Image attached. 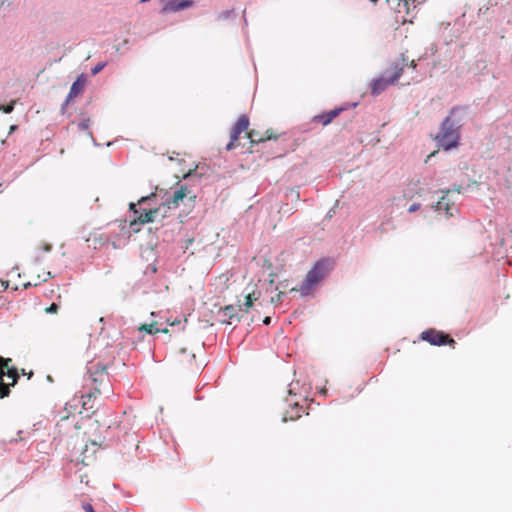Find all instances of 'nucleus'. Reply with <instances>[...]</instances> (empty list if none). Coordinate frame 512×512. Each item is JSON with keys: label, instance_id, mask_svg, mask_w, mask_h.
Segmentation results:
<instances>
[{"label": "nucleus", "instance_id": "obj_3", "mask_svg": "<svg viewBox=\"0 0 512 512\" xmlns=\"http://www.w3.org/2000/svg\"><path fill=\"white\" fill-rule=\"evenodd\" d=\"M404 64H395L389 68H387L381 77L373 80L371 84V93L373 95H379L382 93L389 85H392L398 81L400 76L404 71Z\"/></svg>", "mask_w": 512, "mask_h": 512}, {"label": "nucleus", "instance_id": "obj_9", "mask_svg": "<svg viewBox=\"0 0 512 512\" xmlns=\"http://www.w3.org/2000/svg\"><path fill=\"white\" fill-rule=\"evenodd\" d=\"M161 210V207H157L150 210H144V212L140 213L138 217H136L130 222V227L134 232H138L139 228H136L137 225H144L147 223L154 222L157 215L161 212Z\"/></svg>", "mask_w": 512, "mask_h": 512}, {"label": "nucleus", "instance_id": "obj_29", "mask_svg": "<svg viewBox=\"0 0 512 512\" xmlns=\"http://www.w3.org/2000/svg\"><path fill=\"white\" fill-rule=\"evenodd\" d=\"M153 196H154V194H151L150 196L142 197L141 199H139L138 204L140 205V204L145 203L146 201H148Z\"/></svg>", "mask_w": 512, "mask_h": 512}, {"label": "nucleus", "instance_id": "obj_13", "mask_svg": "<svg viewBox=\"0 0 512 512\" xmlns=\"http://www.w3.org/2000/svg\"><path fill=\"white\" fill-rule=\"evenodd\" d=\"M304 411V407L299 405L297 402L290 404V409L286 410L283 416V422H286L288 420L293 421L300 418Z\"/></svg>", "mask_w": 512, "mask_h": 512}, {"label": "nucleus", "instance_id": "obj_33", "mask_svg": "<svg viewBox=\"0 0 512 512\" xmlns=\"http://www.w3.org/2000/svg\"><path fill=\"white\" fill-rule=\"evenodd\" d=\"M409 67L412 68V69H414L416 67V64H415L414 60L411 61Z\"/></svg>", "mask_w": 512, "mask_h": 512}, {"label": "nucleus", "instance_id": "obj_32", "mask_svg": "<svg viewBox=\"0 0 512 512\" xmlns=\"http://www.w3.org/2000/svg\"><path fill=\"white\" fill-rule=\"evenodd\" d=\"M270 322H271V317H269V316H267V317H265V318L263 319V323H264L265 325L270 324Z\"/></svg>", "mask_w": 512, "mask_h": 512}, {"label": "nucleus", "instance_id": "obj_31", "mask_svg": "<svg viewBox=\"0 0 512 512\" xmlns=\"http://www.w3.org/2000/svg\"><path fill=\"white\" fill-rule=\"evenodd\" d=\"M83 508L86 512H95L91 504H86Z\"/></svg>", "mask_w": 512, "mask_h": 512}, {"label": "nucleus", "instance_id": "obj_22", "mask_svg": "<svg viewBox=\"0 0 512 512\" xmlns=\"http://www.w3.org/2000/svg\"><path fill=\"white\" fill-rule=\"evenodd\" d=\"M3 377L0 376V398L7 397L10 393L9 385L3 382Z\"/></svg>", "mask_w": 512, "mask_h": 512}, {"label": "nucleus", "instance_id": "obj_23", "mask_svg": "<svg viewBox=\"0 0 512 512\" xmlns=\"http://www.w3.org/2000/svg\"><path fill=\"white\" fill-rule=\"evenodd\" d=\"M16 101L12 100L9 104L0 106V110H2L4 113L9 114L13 111Z\"/></svg>", "mask_w": 512, "mask_h": 512}, {"label": "nucleus", "instance_id": "obj_6", "mask_svg": "<svg viewBox=\"0 0 512 512\" xmlns=\"http://www.w3.org/2000/svg\"><path fill=\"white\" fill-rule=\"evenodd\" d=\"M249 127V118L246 115H241L236 124L233 126L230 134V141L226 145L227 150H232L238 146V140L242 132H247Z\"/></svg>", "mask_w": 512, "mask_h": 512}, {"label": "nucleus", "instance_id": "obj_35", "mask_svg": "<svg viewBox=\"0 0 512 512\" xmlns=\"http://www.w3.org/2000/svg\"><path fill=\"white\" fill-rule=\"evenodd\" d=\"M435 154H436V152L431 153V154L428 156V158H430V157L434 156Z\"/></svg>", "mask_w": 512, "mask_h": 512}, {"label": "nucleus", "instance_id": "obj_17", "mask_svg": "<svg viewBox=\"0 0 512 512\" xmlns=\"http://www.w3.org/2000/svg\"><path fill=\"white\" fill-rule=\"evenodd\" d=\"M259 296H260L259 292H256V291L249 292L245 297L244 305L240 306V310L247 313L249 311V309L253 306L254 302L256 300H258Z\"/></svg>", "mask_w": 512, "mask_h": 512}, {"label": "nucleus", "instance_id": "obj_21", "mask_svg": "<svg viewBox=\"0 0 512 512\" xmlns=\"http://www.w3.org/2000/svg\"><path fill=\"white\" fill-rule=\"evenodd\" d=\"M4 376H7L8 378H10L12 380L10 385H15L16 382H17V379L19 377L18 371H17V369L15 367L8 368V370L5 371V375Z\"/></svg>", "mask_w": 512, "mask_h": 512}, {"label": "nucleus", "instance_id": "obj_24", "mask_svg": "<svg viewBox=\"0 0 512 512\" xmlns=\"http://www.w3.org/2000/svg\"><path fill=\"white\" fill-rule=\"evenodd\" d=\"M89 126H90V119L87 118V119H84L83 121H81L79 124H78V127L80 130H88L89 129Z\"/></svg>", "mask_w": 512, "mask_h": 512}, {"label": "nucleus", "instance_id": "obj_36", "mask_svg": "<svg viewBox=\"0 0 512 512\" xmlns=\"http://www.w3.org/2000/svg\"><path fill=\"white\" fill-rule=\"evenodd\" d=\"M27 375H28V378H30L33 375V372H29Z\"/></svg>", "mask_w": 512, "mask_h": 512}, {"label": "nucleus", "instance_id": "obj_2", "mask_svg": "<svg viewBox=\"0 0 512 512\" xmlns=\"http://www.w3.org/2000/svg\"><path fill=\"white\" fill-rule=\"evenodd\" d=\"M457 107L451 109L449 115L443 120L440 131L435 137V140L438 142L439 146L444 150H450L455 148L459 144L460 134L459 128L460 125L458 122H455L452 119V115L457 110Z\"/></svg>", "mask_w": 512, "mask_h": 512}, {"label": "nucleus", "instance_id": "obj_8", "mask_svg": "<svg viewBox=\"0 0 512 512\" xmlns=\"http://www.w3.org/2000/svg\"><path fill=\"white\" fill-rule=\"evenodd\" d=\"M102 392H104V391L100 387L92 386L87 393L83 394L81 396L82 411H80V413H83V412L95 413V411L97 409V407L95 405V400L98 397V395H100Z\"/></svg>", "mask_w": 512, "mask_h": 512}, {"label": "nucleus", "instance_id": "obj_27", "mask_svg": "<svg viewBox=\"0 0 512 512\" xmlns=\"http://www.w3.org/2000/svg\"><path fill=\"white\" fill-rule=\"evenodd\" d=\"M419 208H420V204L414 203L408 208V212L413 213V212L417 211Z\"/></svg>", "mask_w": 512, "mask_h": 512}, {"label": "nucleus", "instance_id": "obj_28", "mask_svg": "<svg viewBox=\"0 0 512 512\" xmlns=\"http://www.w3.org/2000/svg\"><path fill=\"white\" fill-rule=\"evenodd\" d=\"M282 295H283V293H282V292L278 293V294L276 295V297H275V298H274V297H272V298H271V302H272V303H278V302H280V300H281V296H282Z\"/></svg>", "mask_w": 512, "mask_h": 512}, {"label": "nucleus", "instance_id": "obj_14", "mask_svg": "<svg viewBox=\"0 0 512 512\" xmlns=\"http://www.w3.org/2000/svg\"><path fill=\"white\" fill-rule=\"evenodd\" d=\"M342 109H333L329 112L317 115L314 117V121L321 123L323 126L330 124L340 113Z\"/></svg>", "mask_w": 512, "mask_h": 512}, {"label": "nucleus", "instance_id": "obj_10", "mask_svg": "<svg viewBox=\"0 0 512 512\" xmlns=\"http://www.w3.org/2000/svg\"><path fill=\"white\" fill-rule=\"evenodd\" d=\"M193 0H168L164 3L161 13H175L187 9L193 5Z\"/></svg>", "mask_w": 512, "mask_h": 512}, {"label": "nucleus", "instance_id": "obj_34", "mask_svg": "<svg viewBox=\"0 0 512 512\" xmlns=\"http://www.w3.org/2000/svg\"><path fill=\"white\" fill-rule=\"evenodd\" d=\"M192 172V169H190L187 173L183 175V178H187Z\"/></svg>", "mask_w": 512, "mask_h": 512}, {"label": "nucleus", "instance_id": "obj_25", "mask_svg": "<svg viewBox=\"0 0 512 512\" xmlns=\"http://www.w3.org/2000/svg\"><path fill=\"white\" fill-rule=\"evenodd\" d=\"M59 306L56 303H52L49 307L45 309L46 313H54L56 314L58 312Z\"/></svg>", "mask_w": 512, "mask_h": 512}, {"label": "nucleus", "instance_id": "obj_4", "mask_svg": "<svg viewBox=\"0 0 512 512\" xmlns=\"http://www.w3.org/2000/svg\"><path fill=\"white\" fill-rule=\"evenodd\" d=\"M89 381L91 386H98L104 392H111L107 366L101 363L91 364L88 368Z\"/></svg>", "mask_w": 512, "mask_h": 512}, {"label": "nucleus", "instance_id": "obj_26", "mask_svg": "<svg viewBox=\"0 0 512 512\" xmlns=\"http://www.w3.org/2000/svg\"><path fill=\"white\" fill-rule=\"evenodd\" d=\"M106 66V63H98L94 68H92L91 73L93 75L98 74L104 67Z\"/></svg>", "mask_w": 512, "mask_h": 512}, {"label": "nucleus", "instance_id": "obj_19", "mask_svg": "<svg viewBox=\"0 0 512 512\" xmlns=\"http://www.w3.org/2000/svg\"><path fill=\"white\" fill-rule=\"evenodd\" d=\"M195 360V355L194 354H187L186 355V349L183 348L180 350V358H179V362L181 364H185V363H190L191 361H194Z\"/></svg>", "mask_w": 512, "mask_h": 512}, {"label": "nucleus", "instance_id": "obj_1", "mask_svg": "<svg viewBox=\"0 0 512 512\" xmlns=\"http://www.w3.org/2000/svg\"><path fill=\"white\" fill-rule=\"evenodd\" d=\"M333 267V262L329 259H321L317 261L313 267L307 272L304 281L299 288L292 290L298 291L302 296L309 295L316 286L329 274Z\"/></svg>", "mask_w": 512, "mask_h": 512}, {"label": "nucleus", "instance_id": "obj_16", "mask_svg": "<svg viewBox=\"0 0 512 512\" xmlns=\"http://www.w3.org/2000/svg\"><path fill=\"white\" fill-rule=\"evenodd\" d=\"M436 209L438 211H445L448 215H453V203L450 202V199L447 196H442L438 200Z\"/></svg>", "mask_w": 512, "mask_h": 512}, {"label": "nucleus", "instance_id": "obj_5", "mask_svg": "<svg viewBox=\"0 0 512 512\" xmlns=\"http://www.w3.org/2000/svg\"><path fill=\"white\" fill-rule=\"evenodd\" d=\"M420 338L434 346L449 345L450 347L455 348L456 345L455 340L449 334L433 328L423 331L420 334Z\"/></svg>", "mask_w": 512, "mask_h": 512}, {"label": "nucleus", "instance_id": "obj_37", "mask_svg": "<svg viewBox=\"0 0 512 512\" xmlns=\"http://www.w3.org/2000/svg\"><path fill=\"white\" fill-rule=\"evenodd\" d=\"M149 0H141V3H145V2H148Z\"/></svg>", "mask_w": 512, "mask_h": 512}, {"label": "nucleus", "instance_id": "obj_11", "mask_svg": "<svg viewBox=\"0 0 512 512\" xmlns=\"http://www.w3.org/2000/svg\"><path fill=\"white\" fill-rule=\"evenodd\" d=\"M246 137L250 140L252 144L265 142L271 139H277V136L273 133L272 129H268L264 133L255 129L249 131L247 130Z\"/></svg>", "mask_w": 512, "mask_h": 512}, {"label": "nucleus", "instance_id": "obj_30", "mask_svg": "<svg viewBox=\"0 0 512 512\" xmlns=\"http://www.w3.org/2000/svg\"><path fill=\"white\" fill-rule=\"evenodd\" d=\"M129 210H130V211H133V212H134V214H138V213H139V211H138V210H137V208H136V204H135V203H130V204H129Z\"/></svg>", "mask_w": 512, "mask_h": 512}, {"label": "nucleus", "instance_id": "obj_18", "mask_svg": "<svg viewBox=\"0 0 512 512\" xmlns=\"http://www.w3.org/2000/svg\"><path fill=\"white\" fill-rule=\"evenodd\" d=\"M223 322H227L228 324H231V320L234 318H239L236 315V308L232 305L225 306L221 311Z\"/></svg>", "mask_w": 512, "mask_h": 512}, {"label": "nucleus", "instance_id": "obj_20", "mask_svg": "<svg viewBox=\"0 0 512 512\" xmlns=\"http://www.w3.org/2000/svg\"><path fill=\"white\" fill-rule=\"evenodd\" d=\"M11 362V358L0 357V376L3 377L5 375V371H7L8 368H12L10 366Z\"/></svg>", "mask_w": 512, "mask_h": 512}, {"label": "nucleus", "instance_id": "obj_12", "mask_svg": "<svg viewBox=\"0 0 512 512\" xmlns=\"http://www.w3.org/2000/svg\"><path fill=\"white\" fill-rule=\"evenodd\" d=\"M86 83V79L83 76H79L77 80L72 84L70 91L68 93L66 104H68L73 98L80 95L83 90Z\"/></svg>", "mask_w": 512, "mask_h": 512}, {"label": "nucleus", "instance_id": "obj_7", "mask_svg": "<svg viewBox=\"0 0 512 512\" xmlns=\"http://www.w3.org/2000/svg\"><path fill=\"white\" fill-rule=\"evenodd\" d=\"M189 198L191 202H194L196 195L192 194L191 191L185 185H181L177 190L174 191L171 198H169L164 207L177 208L184 199Z\"/></svg>", "mask_w": 512, "mask_h": 512}, {"label": "nucleus", "instance_id": "obj_15", "mask_svg": "<svg viewBox=\"0 0 512 512\" xmlns=\"http://www.w3.org/2000/svg\"><path fill=\"white\" fill-rule=\"evenodd\" d=\"M139 331H145L146 333L148 334H157V333H168V329L167 328H159L158 327V322L157 321H153L149 324H142L140 327H139Z\"/></svg>", "mask_w": 512, "mask_h": 512}]
</instances>
